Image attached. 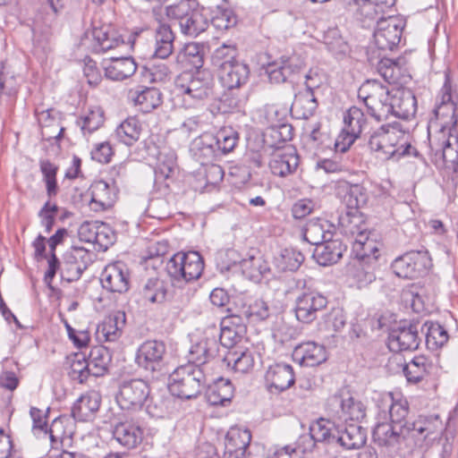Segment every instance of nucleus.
<instances>
[{"label":"nucleus","mask_w":458,"mask_h":458,"mask_svg":"<svg viewBox=\"0 0 458 458\" xmlns=\"http://www.w3.org/2000/svg\"><path fill=\"white\" fill-rule=\"evenodd\" d=\"M233 395V386L229 379L218 378L207 391V400L214 406L225 405L231 402Z\"/></svg>","instance_id":"obj_46"},{"label":"nucleus","mask_w":458,"mask_h":458,"mask_svg":"<svg viewBox=\"0 0 458 458\" xmlns=\"http://www.w3.org/2000/svg\"><path fill=\"white\" fill-rule=\"evenodd\" d=\"M331 401L340 406V411H338V420L340 422L349 423H359L366 416V407L360 400L348 395L344 397L341 395H334Z\"/></svg>","instance_id":"obj_29"},{"label":"nucleus","mask_w":458,"mask_h":458,"mask_svg":"<svg viewBox=\"0 0 458 458\" xmlns=\"http://www.w3.org/2000/svg\"><path fill=\"white\" fill-rule=\"evenodd\" d=\"M336 444L346 450L361 448L367 442V430L359 423L339 422Z\"/></svg>","instance_id":"obj_25"},{"label":"nucleus","mask_w":458,"mask_h":458,"mask_svg":"<svg viewBox=\"0 0 458 458\" xmlns=\"http://www.w3.org/2000/svg\"><path fill=\"white\" fill-rule=\"evenodd\" d=\"M418 326L416 323H404L393 327L387 337L389 350L394 352L417 350L420 343Z\"/></svg>","instance_id":"obj_14"},{"label":"nucleus","mask_w":458,"mask_h":458,"mask_svg":"<svg viewBox=\"0 0 458 458\" xmlns=\"http://www.w3.org/2000/svg\"><path fill=\"white\" fill-rule=\"evenodd\" d=\"M336 429H338V423L320 418L313 422L310 427L311 436L317 442L327 444H336Z\"/></svg>","instance_id":"obj_48"},{"label":"nucleus","mask_w":458,"mask_h":458,"mask_svg":"<svg viewBox=\"0 0 458 458\" xmlns=\"http://www.w3.org/2000/svg\"><path fill=\"white\" fill-rule=\"evenodd\" d=\"M293 131L289 123L273 125L264 133V143L269 148H280L282 144L293 139Z\"/></svg>","instance_id":"obj_49"},{"label":"nucleus","mask_w":458,"mask_h":458,"mask_svg":"<svg viewBox=\"0 0 458 458\" xmlns=\"http://www.w3.org/2000/svg\"><path fill=\"white\" fill-rule=\"evenodd\" d=\"M382 402L389 404L390 421L400 426L407 421L406 417L409 414V404L407 400L399 399L394 401L393 394L388 393L382 397Z\"/></svg>","instance_id":"obj_54"},{"label":"nucleus","mask_w":458,"mask_h":458,"mask_svg":"<svg viewBox=\"0 0 458 458\" xmlns=\"http://www.w3.org/2000/svg\"><path fill=\"white\" fill-rule=\"evenodd\" d=\"M64 259L65 266H71V268H74V273L69 279V281H74L78 280L87 268L90 261V254L83 247H72L65 252Z\"/></svg>","instance_id":"obj_45"},{"label":"nucleus","mask_w":458,"mask_h":458,"mask_svg":"<svg viewBox=\"0 0 458 458\" xmlns=\"http://www.w3.org/2000/svg\"><path fill=\"white\" fill-rule=\"evenodd\" d=\"M204 261L198 251L178 252L166 263L165 269L174 282H191L200 277Z\"/></svg>","instance_id":"obj_6"},{"label":"nucleus","mask_w":458,"mask_h":458,"mask_svg":"<svg viewBox=\"0 0 458 458\" xmlns=\"http://www.w3.org/2000/svg\"><path fill=\"white\" fill-rule=\"evenodd\" d=\"M304 261L303 254L295 249H284L274 258V263L282 272L296 271Z\"/></svg>","instance_id":"obj_50"},{"label":"nucleus","mask_w":458,"mask_h":458,"mask_svg":"<svg viewBox=\"0 0 458 458\" xmlns=\"http://www.w3.org/2000/svg\"><path fill=\"white\" fill-rule=\"evenodd\" d=\"M144 299L152 303H161L165 300L166 291L157 279H148L142 289Z\"/></svg>","instance_id":"obj_64"},{"label":"nucleus","mask_w":458,"mask_h":458,"mask_svg":"<svg viewBox=\"0 0 458 458\" xmlns=\"http://www.w3.org/2000/svg\"><path fill=\"white\" fill-rule=\"evenodd\" d=\"M174 39L170 25L159 23L154 30L153 57L167 59L174 52Z\"/></svg>","instance_id":"obj_36"},{"label":"nucleus","mask_w":458,"mask_h":458,"mask_svg":"<svg viewBox=\"0 0 458 458\" xmlns=\"http://www.w3.org/2000/svg\"><path fill=\"white\" fill-rule=\"evenodd\" d=\"M294 356L300 360L301 365L307 367L318 366L327 358L326 348L314 342L303 343L297 346Z\"/></svg>","instance_id":"obj_40"},{"label":"nucleus","mask_w":458,"mask_h":458,"mask_svg":"<svg viewBox=\"0 0 458 458\" xmlns=\"http://www.w3.org/2000/svg\"><path fill=\"white\" fill-rule=\"evenodd\" d=\"M150 394L147 381L140 378L124 379L118 385L115 400L123 410L140 409Z\"/></svg>","instance_id":"obj_10"},{"label":"nucleus","mask_w":458,"mask_h":458,"mask_svg":"<svg viewBox=\"0 0 458 458\" xmlns=\"http://www.w3.org/2000/svg\"><path fill=\"white\" fill-rule=\"evenodd\" d=\"M437 122H431L430 125L437 127L435 132H454L457 125L456 104L453 98L451 78L445 72V82L437 97V103L434 109Z\"/></svg>","instance_id":"obj_7"},{"label":"nucleus","mask_w":458,"mask_h":458,"mask_svg":"<svg viewBox=\"0 0 458 458\" xmlns=\"http://www.w3.org/2000/svg\"><path fill=\"white\" fill-rule=\"evenodd\" d=\"M30 415L33 422L32 431L35 435L43 434L44 437H48L52 444H57L59 442L62 437L57 435V433L62 428L64 421L67 420L66 417L63 416L55 419L48 428L47 412L44 413L43 411L38 408L31 407Z\"/></svg>","instance_id":"obj_28"},{"label":"nucleus","mask_w":458,"mask_h":458,"mask_svg":"<svg viewBox=\"0 0 458 458\" xmlns=\"http://www.w3.org/2000/svg\"><path fill=\"white\" fill-rule=\"evenodd\" d=\"M93 377H101L108 369L111 361L109 351L104 346H95L90 350L87 358Z\"/></svg>","instance_id":"obj_51"},{"label":"nucleus","mask_w":458,"mask_h":458,"mask_svg":"<svg viewBox=\"0 0 458 458\" xmlns=\"http://www.w3.org/2000/svg\"><path fill=\"white\" fill-rule=\"evenodd\" d=\"M303 68V63L299 57L282 56L278 60L267 64L265 72L271 83L280 84L287 81L293 74L300 72Z\"/></svg>","instance_id":"obj_22"},{"label":"nucleus","mask_w":458,"mask_h":458,"mask_svg":"<svg viewBox=\"0 0 458 458\" xmlns=\"http://www.w3.org/2000/svg\"><path fill=\"white\" fill-rule=\"evenodd\" d=\"M167 17L179 25L183 35L197 37L208 28V17L197 0H181L166 7Z\"/></svg>","instance_id":"obj_2"},{"label":"nucleus","mask_w":458,"mask_h":458,"mask_svg":"<svg viewBox=\"0 0 458 458\" xmlns=\"http://www.w3.org/2000/svg\"><path fill=\"white\" fill-rule=\"evenodd\" d=\"M369 147L382 160H398L404 156H416L417 150L408 141V134L399 123H386L374 131L369 139Z\"/></svg>","instance_id":"obj_1"},{"label":"nucleus","mask_w":458,"mask_h":458,"mask_svg":"<svg viewBox=\"0 0 458 458\" xmlns=\"http://www.w3.org/2000/svg\"><path fill=\"white\" fill-rule=\"evenodd\" d=\"M266 386L270 393H281L295 382L293 369L286 363H275L268 367L265 375Z\"/></svg>","instance_id":"obj_24"},{"label":"nucleus","mask_w":458,"mask_h":458,"mask_svg":"<svg viewBox=\"0 0 458 458\" xmlns=\"http://www.w3.org/2000/svg\"><path fill=\"white\" fill-rule=\"evenodd\" d=\"M203 10L208 17V26H213L216 30L225 31L233 28L237 24V16L233 11L227 7L225 0H201Z\"/></svg>","instance_id":"obj_15"},{"label":"nucleus","mask_w":458,"mask_h":458,"mask_svg":"<svg viewBox=\"0 0 458 458\" xmlns=\"http://www.w3.org/2000/svg\"><path fill=\"white\" fill-rule=\"evenodd\" d=\"M207 386L204 368L193 363L182 365L169 377L170 393L181 399L196 398Z\"/></svg>","instance_id":"obj_3"},{"label":"nucleus","mask_w":458,"mask_h":458,"mask_svg":"<svg viewBox=\"0 0 458 458\" xmlns=\"http://www.w3.org/2000/svg\"><path fill=\"white\" fill-rule=\"evenodd\" d=\"M402 430L403 432V440L411 439L414 445L421 446L424 441L433 437H436V434L438 431L437 417L435 419L428 417L420 416L415 420H407L402 425Z\"/></svg>","instance_id":"obj_19"},{"label":"nucleus","mask_w":458,"mask_h":458,"mask_svg":"<svg viewBox=\"0 0 458 458\" xmlns=\"http://www.w3.org/2000/svg\"><path fill=\"white\" fill-rule=\"evenodd\" d=\"M126 315L124 311L118 310L107 316L101 324L98 326L97 336L106 342H114L121 335L125 326Z\"/></svg>","instance_id":"obj_37"},{"label":"nucleus","mask_w":458,"mask_h":458,"mask_svg":"<svg viewBox=\"0 0 458 458\" xmlns=\"http://www.w3.org/2000/svg\"><path fill=\"white\" fill-rule=\"evenodd\" d=\"M225 360L228 361V364L233 362V369L241 373L249 372L255 364L254 352L250 350L229 353Z\"/></svg>","instance_id":"obj_61"},{"label":"nucleus","mask_w":458,"mask_h":458,"mask_svg":"<svg viewBox=\"0 0 458 458\" xmlns=\"http://www.w3.org/2000/svg\"><path fill=\"white\" fill-rule=\"evenodd\" d=\"M225 255L230 259L229 262L224 266L230 269L232 266L239 263L242 274L254 282H259L261 278L269 272L267 262L261 256H250L247 259H238V253L233 249H228Z\"/></svg>","instance_id":"obj_18"},{"label":"nucleus","mask_w":458,"mask_h":458,"mask_svg":"<svg viewBox=\"0 0 458 458\" xmlns=\"http://www.w3.org/2000/svg\"><path fill=\"white\" fill-rule=\"evenodd\" d=\"M344 129L335 144V151L341 153L347 151L355 140L359 138L366 125L367 119L363 111L353 106L348 109L344 117Z\"/></svg>","instance_id":"obj_11"},{"label":"nucleus","mask_w":458,"mask_h":458,"mask_svg":"<svg viewBox=\"0 0 458 458\" xmlns=\"http://www.w3.org/2000/svg\"><path fill=\"white\" fill-rule=\"evenodd\" d=\"M77 123L81 126L84 134L86 132L92 133L104 123V113L99 107H96L81 117L80 120L77 121Z\"/></svg>","instance_id":"obj_62"},{"label":"nucleus","mask_w":458,"mask_h":458,"mask_svg":"<svg viewBox=\"0 0 458 458\" xmlns=\"http://www.w3.org/2000/svg\"><path fill=\"white\" fill-rule=\"evenodd\" d=\"M114 438L123 446L132 449L143 439V430L132 420L117 422L113 428Z\"/></svg>","instance_id":"obj_30"},{"label":"nucleus","mask_w":458,"mask_h":458,"mask_svg":"<svg viewBox=\"0 0 458 458\" xmlns=\"http://www.w3.org/2000/svg\"><path fill=\"white\" fill-rule=\"evenodd\" d=\"M421 331L425 334L426 345L431 351L443 347L449 339L445 328L437 322L426 321L421 327Z\"/></svg>","instance_id":"obj_47"},{"label":"nucleus","mask_w":458,"mask_h":458,"mask_svg":"<svg viewBox=\"0 0 458 458\" xmlns=\"http://www.w3.org/2000/svg\"><path fill=\"white\" fill-rule=\"evenodd\" d=\"M205 49L204 44L198 42L188 43L178 53L176 61L182 64V68L199 71L204 64Z\"/></svg>","instance_id":"obj_41"},{"label":"nucleus","mask_w":458,"mask_h":458,"mask_svg":"<svg viewBox=\"0 0 458 458\" xmlns=\"http://www.w3.org/2000/svg\"><path fill=\"white\" fill-rule=\"evenodd\" d=\"M299 165V156L293 148H286L273 155L269 168L271 173L280 177L293 174Z\"/></svg>","instance_id":"obj_33"},{"label":"nucleus","mask_w":458,"mask_h":458,"mask_svg":"<svg viewBox=\"0 0 458 458\" xmlns=\"http://www.w3.org/2000/svg\"><path fill=\"white\" fill-rule=\"evenodd\" d=\"M246 333V326H240L238 327H229L228 326L221 325L219 335V346L222 345L225 348H232L236 344L241 342Z\"/></svg>","instance_id":"obj_63"},{"label":"nucleus","mask_w":458,"mask_h":458,"mask_svg":"<svg viewBox=\"0 0 458 458\" xmlns=\"http://www.w3.org/2000/svg\"><path fill=\"white\" fill-rule=\"evenodd\" d=\"M343 250V245L339 241L329 240L316 246L313 258L320 266H330L341 259Z\"/></svg>","instance_id":"obj_42"},{"label":"nucleus","mask_w":458,"mask_h":458,"mask_svg":"<svg viewBox=\"0 0 458 458\" xmlns=\"http://www.w3.org/2000/svg\"><path fill=\"white\" fill-rule=\"evenodd\" d=\"M427 359L424 356L413 358L403 367V374L410 383H419L428 373Z\"/></svg>","instance_id":"obj_58"},{"label":"nucleus","mask_w":458,"mask_h":458,"mask_svg":"<svg viewBox=\"0 0 458 458\" xmlns=\"http://www.w3.org/2000/svg\"><path fill=\"white\" fill-rule=\"evenodd\" d=\"M90 191L91 209L101 211L113 207L117 199L118 186L112 185L106 181L99 180L91 185Z\"/></svg>","instance_id":"obj_26"},{"label":"nucleus","mask_w":458,"mask_h":458,"mask_svg":"<svg viewBox=\"0 0 458 458\" xmlns=\"http://www.w3.org/2000/svg\"><path fill=\"white\" fill-rule=\"evenodd\" d=\"M238 50L234 44H222L216 48L211 55L212 65L217 72L229 65L237 63Z\"/></svg>","instance_id":"obj_52"},{"label":"nucleus","mask_w":458,"mask_h":458,"mask_svg":"<svg viewBox=\"0 0 458 458\" xmlns=\"http://www.w3.org/2000/svg\"><path fill=\"white\" fill-rule=\"evenodd\" d=\"M327 305V299L316 292L303 293L295 300V316L302 323L314 321Z\"/></svg>","instance_id":"obj_16"},{"label":"nucleus","mask_w":458,"mask_h":458,"mask_svg":"<svg viewBox=\"0 0 458 458\" xmlns=\"http://www.w3.org/2000/svg\"><path fill=\"white\" fill-rule=\"evenodd\" d=\"M390 114L408 120L414 116L417 110L416 98L410 89L392 87V97L389 103Z\"/></svg>","instance_id":"obj_23"},{"label":"nucleus","mask_w":458,"mask_h":458,"mask_svg":"<svg viewBox=\"0 0 458 458\" xmlns=\"http://www.w3.org/2000/svg\"><path fill=\"white\" fill-rule=\"evenodd\" d=\"M367 201L368 193L362 185L353 184L348 187L344 197L347 210L344 213L342 211L338 217L339 225L344 229L345 233H354L352 225L354 223V219H359L358 209L365 206Z\"/></svg>","instance_id":"obj_12"},{"label":"nucleus","mask_w":458,"mask_h":458,"mask_svg":"<svg viewBox=\"0 0 458 458\" xmlns=\"http://www.w3.org/2000/svg\"><path fill=\"white\" fill-rule=\"evenodd\" d=\"M318 107V101L314 93L300 91L295 94L291 106V112L297 119H309Z\"/></svg>","instance_id":"obj_44"},{"label":"nucleus","mask_w":458,"mask_h":458,"mask_svg":"<svg viewBox=\"0 0 458 458\" xmlns=\"http://www.w3.org/2000/svg\"><path fill=\"white\" fill-rule=\"evenodd\" d=\"M101 403V395L96 391L82 394L72 407V416L78 421L91 420Z\"/></svg>","instance_id":"obj_31"},{"label":"nucleus","mask_w":458,"mask_h":458,"mask_svg":"<svg viewBox=\"0 0 458 458\" xmlns=\"http://www.w3.org/2000/svg\"><path fill=\"white\" fill-rule=\"evenodd\" d=\"M100 282L102 287L110 293H126L130 288L127 266L121 261L107 265L101 273Z\"/></svg>","instance_id":"obj_20"},{"label":"nucleus","mask_w":458,"mask_h":458,"mask_svg":"<svg viewBox=\"0 0 458 458\" xmlns=\"http://www.w3.org/2000/svg\"><path fill=\"white\" fill-rule=\"evenodd\" d=\"M377 259V256L364 252L357 254V258L349 265L347 275L358 288L365 287L375 280L374 267Z\"/></svg>","instance_id":"obj_21"},{"label":"nucleus","mask_w":458,"mask_h":458,"mask_svg":"<svg viewBox=\"0 0 458 458\" xmlns=\"http://www.w3.org/2000/svg\"><path fill=\"white\" fill-rule=\"evenodd\" d=\"M214 135L219 157L232 152L239 140L238 132L231 127H225Z\"/></svg>","instance_id":"obj_55"},{"label":"nucleus","mask_w":458,"mask_h":458,"mask_svg":"<svg viewBox=\"0 0 458 458\" xmlns=\"http://www.w3.org/2000/svg\"><path fill=\"white\" fill-rule=\"evenodd\" d=\"M251 441V434L248 429H232L226 435L225 449L235 458L244 456Z\"/></svg>","instance_id":"obj_43"},{"label":"nucleus","mask_w":458,"mask_h":458,"mask_svg":"<svg viewBox=\"0 0 458 458\" xmlns=\"http://www.w3.org/2000/svg\"><path fill=\"white\" fill-rule=\"evenodd\" d=\"M433 125L428 127V141L431 161L437 166H445L458 171V140L450 133L431 131Z\"/></svg>","instance_id":"obj_4"},{"label":"nucleus","mask_w":458,"mask_h":458,"mask_svg":"<svg viewBox=\"0 0 458 458\" xmlns=\"http://www.w3.org/2000/svg\"><path fill=\"white\" fill-rule=\"evenodd\" d=\"M403 22L394 16L380 18L374 31V41L378 49L393 50L401 41Z\"/></svg>","instance_id":"obj_13"},{"label":"nucleus","mask_w":458,"mask_h":458,"mask_svg":"<svg viewBox=\"0 0 458 458\" xmlns=\"http://www.w3.org/2000/svg\"><path fill=\"white\" fill-rule=\"evenodd\" d=\"M191 360L188 363L199 365L201 368L219 355V344L215 337L201 339L190 350Z\"/></svg>","instance_id":"obj_38"},{"label":"nucleus","mask_w":458,"mask_h":458,"mask_svg":"<svg viewBox=\"0 0 458 458\" xmlns=\"http://www.w3.org/2000/svg\"><path fill=\"white\" fill-rule=\"evenodd\" d=\"M141 125L136 117L124 120L115 130V135L122 143L131 146L140 139Z\"/></svg>","instance_id":"obj_53"},{"label":"nucleus","mask_w":458,"mask_h":458,"mask_svg":"<svg viewBox=\"0 0 458 458\" xmlns=\"http://www.w3.org/2000/svg\"><path fill=\"white\" fill-rule=\"evenodd\" d=\"M141 76L146 81L165 83L172 78V72L165 63L153 64L149 67H142Z\"/></svg>","instance_id":"obj_56"},{"label":"nucleus","mask_w":458,"mask_h":458,"mask_svg":"<svg viewBox=\"0 0 458 458\" xmlns=\"http://www.w3.org/2000/svg\"><path fill=\"white\" fill-rule=\"evenodd\" d=\"M358 97L363 100L368 112L377 121L386 119L390 114L392 88L389 89L377 80H368L359 89Z\"/></svg>","instance_id":"obj_5"},{"label":"nucleus","mask_w":458,"mask_h":458,"mask_svg":"<svg viewBox=\"0 0 458 458\" xmlns=\"http://www.w3.org/2000/svg\"><path fill=\"white\" fill-rule=\"evenodd\" d=\"M431 266L427 250H412L396 258L392 263V269L398 277L416 279L427 275Z\"/></svg>","instance_id":"obj_9"},{"label":"nucleus","mask_w":458,"mask_h":458,"mask_svg":"<svg viewBox=\"0 0 458 458\" xmlns=\"http://www.w3.org/2000/svg\"><path fill=\"white\" fill-rule=\"evenodd\" d=\"M242 314L250 321H263L270 315V310L266 301L257 299L250 301L248 306L242 307Z\"/></svg>","instance_id":"obj_59"},{"label":"nucleus","mask_w":458,"mask_h":458,"mask_svg":"<svg viewBox=\"0 0 458 458\" xmlns=\"http://www.w3.org/2000/svg\"><path fill=\"white\" fill-rule=\"evenodd\" d=\"M174 85L185 101H199L212 94L213 80L210 74L204 71H197L194 74L184 72L176 77Z\"/></svg>","instance_id":"obj_8"},{"label":"nucleus","mask_w":458,"mask_h":458,"mask_svg":"<svg viewBox=\"0 0 458 458\" xmlns=\"http://www.w3.org/2000/svg\"><path fill=\"white\" fill-rule=\"evenodd\" d=\"M105 75L112 81H123L133 75L137 70L134 59L129 57H113L103 62Z\"/></svg>","instance_id":"obj_35"},{"label":"nucleus","mask_w":458,"mask_h":458,"mask_svg":"<svg viewBox=\"0 0 458 458\" xmlns=\"http://www.w3.org/2000/svg\"><path fill=\"white\" fill-rule=\"evenodd\" d=\"M249 75V66L239 61L218 72V76L223 86L228 89L242 87L248 81Z\"/></svg>","instance_id":"obj_39"},{"label":"nucleus","mask_w":458,"mask_h":458,"mask_svg":"<svg viewBox=\"0 0 458 458\" xmlns=\"http://www.w3.org/2000/svg\"><path fill=\"white\" fill-rule=\"evenodd\" d=\"M373 440L380 446L397 447L403 441L402 425L393 422H377L372 432Z\"/></svg>","instance_id":"obj_32"},{"label":"nucleus","mask_w":458,"mask_h":458,"mask_svg":"<svg viewBox=\"0 0 458 458\" xmlns=\"http://www.w3.org/2000/svg\"><path fill=\"white\" fill-rule=\"evenodd\" d=\"M216 141L213 133L206 132L195 138L190 146L191 157L200 165H205L219 157Z\"/></svg>","instance_id":"obj_27"},{"label":"nucleus","mask_w":458,"mask_h":458,"mask_svg":"<svg viewBox=\"0 0 458 458\" xmlns=\"http://www.w3.org/2000/svg\"><path fill=\"white\" fill-rule=\"evenodd\" d=\"M129 98L143 113H149L162 103V94L157 88L138 86L129 91Z\"/></svg>","instance_id":"obj_34"},{"label":"nucleus","mask_w":458,"mask_h":458,"mask_svg":"<svg viewBox=\"0 0 458 458\" xmlns=\"http://www.w3.org/2000/svg\"><path fill=\"white\" fill-rule=\"evenodd\" d=\"M165 352L164 342L148 340L140 345L135 360L139 367L147 371H160Z\"/></svg>","instance_id":"obj_17"},{"label":"nucleus","mask_w":458,"mask_h":458,"mask_svg":"<svg viewBox=\"0 0 458 458\" xmlns=\"http://www.w3.org/2000/svg\"><path fill=\"white\" fill-rule=\"evenodd\" d=\"M92 37L96 42L94 48L98 52H106L123 44V39L114 34L111 35L102 28H94L92 30Z\"/></svg>","instance_id":"obj_57"},{"label":"nucleus","mask_w":458,"mask_h":458,"mask_svg":"<svg viewBox=\"0 0 458 458\" xmlns=\"http://www.w3.org/2000/svg\"><path fill=\"white\" fill-rule=\"evenodd\" d=\"M69 375L73 380L80 383H84L89 376H92V371L84 354H75L72 359Z\"/></svg>","instance_id":"obj_60"}]
</instances>
